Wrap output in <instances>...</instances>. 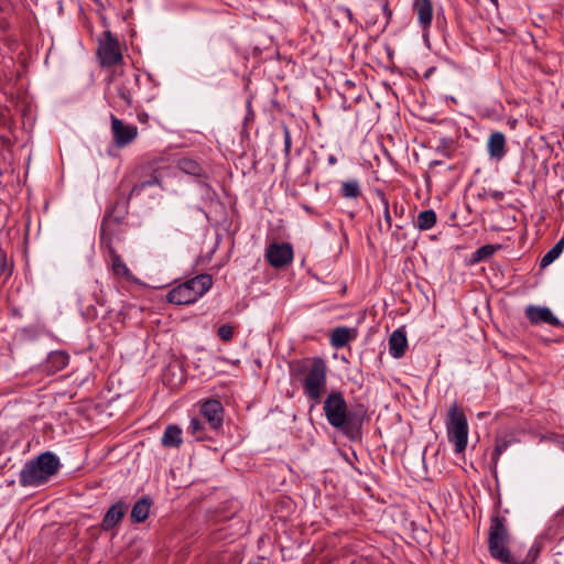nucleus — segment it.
<instances>
[{"mask_svg":"<svg viewBox=\"0 0 564 564\" xmlns=\"http://www.w3.org/2000/svg\"><path fill=\"white\" fill-rule=\"evenodd\" d=\"M491 196L496 199V200H501L503 198V193L500 192V191H495L492 192Z\"/></svg>","mask_w":564,"mask_h":564,"instance_id":"36","label":"nucleus"},{"mask_svg":"<svg viewBox=\"0 0 564 564\" xmlns=\"http://www.w3.org/2000/svg\"><path fill=\"white\" fill-rule=\"evenodd\" d=\"M382 12L386 17V24H388L391 20V17H392V10L389 8V3L388 1H384L382 3Z\"/></svg>","mask_w":564,"mask_h":564,"instance_id":"33","label":"nucleus"},{"mask_svg":"<svg viewBox=\"0 0 564 564\" xmlns=\"http://www.w3.org/2000/svg\"><path fill=\"white\" fill-rule=\"evenodd\" d=\"M128 214V200L123 199L121 203L116 202L110 210H108L100 225V246L107 250L110 261L111 269L116 276L131 279V272L117 253L112 246V235L115 234V226L120 225Z\"/></svg>","mask_w":564,"mask_h":564,"instance_id":"3","label":"nucleus"},{"mask_svg":"<svg viewBox=\"0 0 564 564\" xmlns=\"http://www.w3.org/2000/svg\"><path fill=\"white\" fill-rule=\"evenodd\" d=\"M59 458L52 452H44L26 462L20 471L19 481L22 487H39L57 474Z\"/></svg>","mask_w":564,"mask_h":564,"instance_id":"4","label":"nucleus"},{"mask_svg":"<svg viewBox=\"0 0 564 564\" xmlns=\"http://www.w3.org/2000/svg\"><path fill=\"white\" fill-rule=\"evenodd\" d=\"M510 532L506 517L494 513L490 517V525L488 529V552L490 556L502 564H535L541 546L533 543L523 560H518L509 549Z\"/></svg>","mask_w":564,"mask_h":564,"instance_id":"1","label":"nucleus"},{"mask_svg":"<svg viewBox=\"0 0 564 564\" xmlns=\"http://www.w3.org/2000/svg\"><path fill=\"white\" fill-rule=\"evenodd\" d=\"M327 423L351 441L361 436L364 411L349 410L344 393L332 390L323 401Z\"/></svg>","mask_w":564,"mask_h":564,"instance_id":"2","label":"nucleus"},{"mask_svg":"<svg viewBox=\"0 0 564 564\" xmlns=\"http://www.w3.org/2000/svg\"><path fill=\"white\" fill-rule=\"evenodd\" d=\"M357 337V329L346 326L336 327L330 333V345L335 348H343Z\"/></svg>","mask_w":564,"mask_h":564,"instance_id":"18","label":"nucleus"},{"mask_svg":"<svg viewBox=\"0 0 564 564\" xmlns=\"http://www.w3.org/2000/svg\"><path fill=\"white\" fill-rule=\"evenodd\" d=\"M496 249L497 248L495 246H492V245H485V246L478 248L473 253L471 261L474 263L484 261V260L490 258L495 253Z\"/></svg>","mask_w":564,"mask_h":564,"instance_id":"28","label":"nucleus"},{"mask_svg":"<svg viewBox=\"0 0 564 564\" xmlns=\"http://www.w3.org/2000/svg\"><path fill=\"white\" fill-rule=\"evenodd\" d=\"M161 442L164 447H180L183 442L181 427L174 424L167 425Z\"/></svg>","mask_w":564,"mask_h":564,"instance_id":"22","label":"nucleus"},{"mask_svg":"<svg viewBox=\"0 0 564 564\" xmlns=\"http://www.w3.org/2000/svg\"><path fill=\"white\" fill-rule=\"evenodd\" d=\"M199 414L210 432L218 434L224 423V406L219 400L208 399L200 403Z\"/></svg>","mask_w":564,"mask_h":564,"instance_id":"9","label":"nucleus"},{"mask_svg":"<svg viewBox=\"0 0 564 564\" xmlns=\"http://www.w3.org/2000/svg\"><path fill=\"white\" fill-rule=\"evenodd\" d=\"M408 348V339L405 332L401 328L395 329L389 338V352L393 358H401L404 356Z\"/></svg>","mask_w":564,"mask_h":564,"instance_id":"17","label":"nucleus"},{"mask_svg":"<svg viewBox=\"0 0 564 564\" xmlns=\"http://www.w3.org/2000/svg\"><path fill=\"white\" fill-rule=\"evenodd\" d=\"M97 56L100 65L105 67H111L122 62L120 43L109 30L104 32V39L99 41Z\"/></svg>","mask_w":564,"mask_h":564,"instance_id":"8","label":"nucleus"},{"mask_svg":"<svg viewBox=\"0 0 564 564\" xmlns=\"http://www.w3.org/2000/svg\"><path fill=\"white\" fill-rule=\"evenodd\" d=\"M268 262L274 268H283L293 259V249L290 243H271L265 251Z\"/></svg>","mask_w":564,"mask_h":564,"instance_id":"11","label":"nucleus"},{"mask_svg":"<svg viewBox=\"0 0 564 564\" xmlns=\"http://www.w3.org/2000/svg\"><path fill=\"white\" fill-rule=\"evenodd\" d=\"M69 361L68 354L64 351H53L47 357V366L50 371L57 372L59 370H63Z\"/></svg>","mask_w":564,"mask_h":564,"instance_id":"24","label":"nucleus"},{"mask_svg":"<svg viewBox=\"0 0 564 564\" xmlns=\"http://www.w3.org/2000/svg\"><path fill=\"white\" fill-rule=\"evenodd\" d=\"M111 133L113 143L118 148H124L132 143L138 137V127L131 123H124L115 115H110Z\"/></svg>","mask_w":564,"mask_h":564,"instance_id":"10","label":"nucleus"},{"mask_svg":"<svg viewBox=\"0 0 564 564\" xmlns=\"http://www.w3.org/2000/svg\"><path fill=\"white\" fill-rule=\"evenodd\" d=\"M448 442L454 445L456 454H463L468 444V422L463 409L454 402L445 421Z\"/></svg>","mask_w":564,"mask_h":564,"instance_id":"7","label":"nucleus"},{"mask_svg":"<svg viewBox=\"0 0 564 564\" xmlns=\"http://www.w3.org/2000/svg\"><path fill=\"white\" fill-rule=\"evenodd\" d=\"M327 372L326 361L322 357H314L302 381L303 392L310 403L311 411L322 402L326 392Z\"/></svg>","mask_w":564,"mask_h":564,"instance_id":"5","label":"nucleus"},{"mask_svg":"<svg viewBox=\"0 0 564 564\" xmlns=\"http://www.w3.org/2000/svg\"><path fill=\"white\" fill-rule=\"evenodd\" d=\"M525 316L532 325L545 323L551 326H562L561 321L545 306L529 305L525 308Z\"/></svg>","mask_w":564,"mask_h":564,"instance_id":"12","label":"nucleus"},{"mask_svg":"<svg viewBox=\"0 0 564 564\" xmlns=\"http://www.w3.org/2000/svg\"><path fill=\"white\" fill-rule=\"evenodd\" d=\"M436 213L433 209H425L419 213L414 220V226L419 230L425 231L432 229L436 225Z\"/></svg>","mask_w":564,"mask_h":564,"instance_id":"23","label":"nucleus"},{"mask_svg":"<svg viewBox=\"0 0 564 564\" xmlns=\"http://www.w3.org/2000/svg\"><path fill=\"white\" fill-rule=\"evenodd\" d=\"M508 446H509V442L508 441L497 440L495 448H494V452H492V457H491L492 463H494V467L497 466L498 460H499L501 454L508 448Z\"/></svg>","mask_w":564,"mask_h":564,"instance_id":"30","label":"nucleus"},{"mask_svg":"<svg viewBox=\"0 0 564 564\" xmlns=\"http://www.w3.org/2000/svg\"><path fill=\"white\" fill-rule=\"evenodd\" d=\"M487 151L491 159L500 161L507 153V141L506 137L500 131H494L490 133L487 142Z\"/></svg>","mask_w":564,"mask_h":564,"instance_id":"15","label":"nucleus"},{"mask_svg":"<svg viewBox=\"0 0 564 564\" xmlns=\"http://www.w3.org/2000/svg\"><path fill=\"white\" fill-rule=\"evenodd\" d=\"M151 503L152 500L149 497H142L133 505L130 514L132 523H141L148 519Z\"/></svg>","mask_w":564,"mask_h":564,"instance_id":"20","label":"nucleus"},{"mask_svg":"<svg viewBox=\"0 0 564 564\" xmlns=\"http://www.w3.org/2000/svg\"><path fill=\"white\" fill-rule=\"evenodd\" d=\"M115 90L116 95L109 96L108 98L109 106L117 110L132 107L133 96L129 87V83L124 80L117 83L115 86Z\"/></svg>","mask_w":564,"mask_h":564,"instance_id":"13","label":"nucleus"},{"mask_svg":"<svg viewBox=\"0 0 564 564\" xmlns=\"http://www.w3.org/2000/svg\"><path fill=\"white\" fill-rule=\"evenodd\" d=\"M327 162L329 165H334L337 163V158L335 155L330 154L327 159Z\"/></svg>","mask_w":564,"mask_h":564,"instance_id":"38","label":"nucleus"},{"mask_svg":"<svg viewBox=\"0 0 564 564\" xmlns=\"http://www.w3.org/2000/svg\"><path fill=\"white\" fill-rule=\"evenodd\" d=\"M442 164V161H438V160H434L430 163V167H433V166H436V165H441Z\"/></svg>","mask_w":564,"mask_h":564,"instance_id":"39","label":"nucleus"},{"mask_svg":"<svg viewBox=\"0 0 564 564\" xmlns=\"http://www.w3.org/2000/svg\"><path fill=\"white\" fill-rule=\"evenodd\" d=\"M128 510V505L119 500L116 503H113L104 516V519L101 521V529L104 531H110L112 530L124 517L126 512Z\"/></svg>","mask_w":564,"mask_h":564,"instance_id":"14","label":"nucleus"},{"mask_svg":"<svg viewBox=\"0 0 564 564\" xmlns=\"http://www.w3.org/2000/svg\"><path fill=\"white\" fill-rule=\"evenodd\" d=\"M283 131V141H284V156H285V165L290 164V153L292 147V138L289 127L285 123H282Z\"/></svg>","mask_w":564,"mask_h":564,"instance_id":"29","label":"nucleus"},{"mask_svg":"<svg viewBox=\"0 0 564 564\" xmlns=\"http://www.w3.org/2000/svg\"><path fill=\"white\" fill-rule=\"evenodd\" d=\"M394 212H395V214H400V210H398V206L397 205L394 206Z\"/></svg>","mask_w":564,"mask_h":564,"instance_id":"44","label":"nucleus"},{"mask_svg":"<svg viewBox=\"0 0 564 564\" xmlns=\"http://www.w3.org/2000/svg\"><path fill=\"white\" fill-rule=\"evenodd\" d=\"M155 95H150L149 97H147V101H151L152 99H154Z\"/></svg>","mask_w":564,"mask_h":564,"instance_id":"40","label":"nucleus"},{"mask_svg":"<svg viewBox=\"0 0 564 564\" xmlns=\"http://www.w3.org/2000/svg\"><path fill=\"white\" fill-rule=\"evenodd\" d=\"M177 167L192 176H195L199 182L205 183L208 178V174L204 166L196 160L191 158H181L177 160Z\"/></svg>","mask_w":564,"mask_h":564,"instance_id":"16","label":"nucleus"},{"mask_svg":"<svg viewBox=\"0 0 564 564\" xmlns=\"http://www.w3.org/2000/svg\"><path fill=\"white\" fill-rule=\"evenodd\" d=\"M382 204L384 207L383 208V217H384V221L387 225V230H390L392 227V220H391V215H390V210H389V203L384 197L382 198Z\"/></svg>","mask_w":564,"mask_h":564,"instance_id":"32","label":"nucleus"},{"mask_svg":"<svg viewBox=\"0 0 564 564\" xmlns=\"http://www.w3.org/2000/svg\"><path fill=\"white\" fill-rule=\"evenodd\" d=\"M154 185H161V181L159 180V177L156 175H152L149 180H145V181L134 184L132 186V188L130 189L128 197L122 196V197L118 198L116 202L121 203L123 199H127L129 202L132 196L139 195L147 187L154 186Z\"/></svg>","mask_w":564,"mask_h":564,"instance_id":"26","label":"nucleus"},{"mask_svg":"<svg viewBox=\"0 0 564 564\" xmlns=\"http://www.w3.org/2000/svg\"><path fill=\"white\" fill-rule=\"evenodd\" d=\"M247 109H248V113H247L246 120L253 119L254 113H253V111L251 109V101L250 100H248V102H247Z\"/></svg>","mask_w":564,"mask_h":564,"instance_id":"35","label":"nucleus"},{"mask_svg":"<svg viewBox=\"0 0 564 564\" xmlns=\"http://www.w3.org/2000/svg\"><path fill=\"white\" fill-rule=\"evenodd\" d=\"M343 10H344V12L346 13V15H347L348 20H349L350 22H352V21H354V15H352L351 10H350V9H348V8H344Z\"/></svg>","mask_w":564,"mask_h":564,"instance_id":"37","label":"nucleus"},{"mask_svg":"<svg viewBox=\"0 0 564 564\" xmlns=\"http://www.w3.org/2000/svg\"><path fill=\"white\" fill-rule=\"evenodd\" d=\"M563 249H564V237L562 239H560L553 247L551 250H549L541 259L540 261V267L541 268H546L549 267L551 263H553L558 257L560 254L563 252Z\"/></svg>","mask_w":564,"mask_h":564,"instance_id":"27","label":"nucleus"},{"mask_svg":"<svg viewBox=\"0 0 564 564\" xmlns=\"http://www.w3.org/2000/svg\"><path fill=\"white\" fill-rule=\"evenodd\" d=\"M213 285L210 274L202 273L185 282L175 285L166 294V300L175 305H188L195 303L199 297L207 293Z\"/></svg>","mask_w":564,"mask_h":564,"instance_id":"6","label":"nucleus"},{"mask_svg":"<svg viewBox=\"0 0 564 564\" xmlns=\"http://www.w3.org/2000/svg\"><path fill=\"white\" fill-rule=\"evenodd\" d=\"M495 7H498V0H489Z\"/></svg>","mask_w":564,"mask_h":564,"instance_id":"41","label":"nucleus"},{"mask_svg":"<svg viewBox=\"0 0 564 564\" xmlns=\"http://www.w3.org/2000/svg\"><path fill=\"white\" fill-rule=\"evenodd\" d=\"M340 195L347 199H357L361 196V187L358 180H348L341 183Z\"/></svg>","mask_w":564,"mask_h":564,"instance_id":"25","label":"nucleus"},{"mask_svg":"<svg viewBox=\"0 0 564 564\" xmlns=\"http://www.w3.org/2000/svg\"><path fill=\"white\" fill-rule=\"evenodd\" d=\"M188 432L195 437L196 441L213 440V435L208 425L203 419L193 417L188 425Z\"/></svg>","mask_w":564,"mask_h":564,"instance_id":"21","label":"nucleus"},{"mask_svg":"<svg viewBox=\"0 0 564 564\" xmlns=\"http://www.w3.org/2000/svg\"><path fill=\"white\" fill-rule=\"evenodd\" d=\"M217 335L223 341H230L234 337V327L230 324H224L217 329Z\"/></svg>","mask_w":564,"mask_h":564,"instance_id":"31","label":"nucleus"},{"mask_svg":"<svg viewBox=\"0 0 564 564\" xmlns=\"http://www.w3.org/2000/svg\"><path fill=\"white\" fill-rule=\"evenodd\" d=\"M417 20L423 30L431 26L433 18V6L431 0H415L413 3Z\"/></svg>","mask_w":564,"mask_h":564,"instance_id":"19","label":"nucleus"},{"mask_svg":"<svg viewBox=\"0 0 564 564\" xmlns=\"http://www.w3.org/2000/svg\"><path fill=\"white\" fill-rule=\"evenodd\" d=\"M0 270H1V272H2V273H8V274H10V268H9V265L7 264V259H6V257L2 259V263H1V265H0Z\"/></svg>","mask_w":564,"mask_h":564,"instance_id":"34","label":"nucleus"},{"mask_svg":"<svg viewBox=\"0 0 564 564\" xmlns=\"http://www.w3.org/2000/svg\"><path fill=\"white\" fill-rule=\"evenodd\" d=\"M147 80H148V82H152V77H151V75H150V74H148V75H147Z\"/></svg>","mask_w":564,"mask_h":564,"instance_id":"42","label":"nucleus"},{"mask_svg":"<svg viewBox=\"0 0 564 564\" xmlns=\"http://www.w3.org/2000/svg\"><path fill=\"white\" fill-rule=\"evenodd\" d=\"M394 212H395V214H400V210H398V206L397 205L394 206Z\"/></svg>","mask_w":564,"mask_h":564,"instance_id":"43","label":"nucleus"}]
</instances>
